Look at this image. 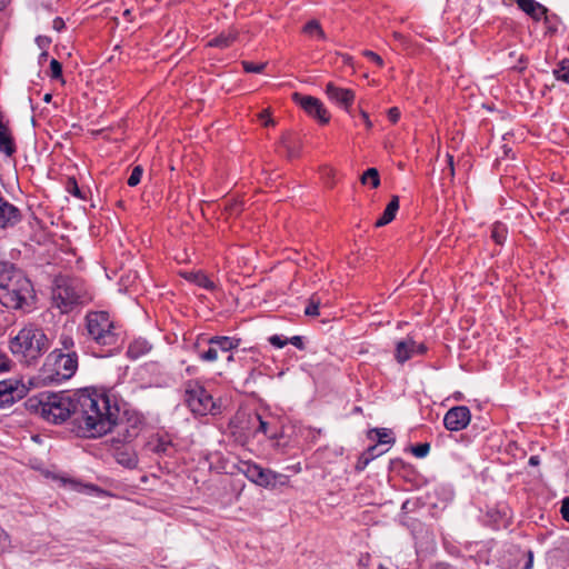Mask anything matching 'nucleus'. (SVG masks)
<instances>
[{
    "label": "nucleus",
    "mask_w": 569,
    "mask_h": 569,
    "mask_svg": "<svg viewBox=\"0 0 569 569\" xmlns=\"http://www.w3.org/2000/svg\"><path fill=\"white\" fill-rule=\"evenodd\" d=\"M27 406L54 423L71 419L79 432L88 438L110 432L119 412V406L110 395L90 389L73 393L42 392L29 398Z\"/></svg>",
    "instance_id": "f257e3e1"
},
{
    "label": "nucleus",
    "mask_w": 569,
    "mask_h": 569,
    "mask_svg": "<svg viewBox=\"0 0 569 569\" xmlns=\"http://www.w3.org/2000/svg\"><path fill=\"white\" fill-rule=\"evenodd\" d=\"M0 303L22 313L31 312L37 305L33 283L22 270L8 261H0Z\"/></svg>",
    "instance_id": "f03ea898"
},
{
    "label": "nucleus",
    "mask_w": 569,
    "mask_h": 569,
    "mask_svg": "<svg viewBox=\"0 0 569 569\" xmlns=\"http://www.w3.org/2000/svg\"><path fill=\"white\" fill-rule=\"evenodd\" d=\"M52 305L61 313H68L79 306L92 300L84 281L78 277L59 274L54 278L51 288Z\"/></svg>",
    "instance_id": "7ed1b4c3"
},
{
    "label": "nucleus",
    "mask_w": 569,
    "mask_h": 569,
    "mask_svg": "<svg viewBox=\"0 0 569 569\" xmlns=\"http://www.w3.org/2000/svg\"><path fill=\"white\" fill-rule=\"evenodd\" d=\"M10 351L26 365L34 363L49 348L46 333L38 327H23L9 342Z\"/></svg>",
    "instance_id": "20e7f679"
},
{
    "label": "nucleus",
    "mask_w": 569,
    "mask_h": 569,
    "mask_svg": "<svg viewBox=\"0 0 569 569\" xmlns=\"http://www.w3.org/2000/svg\"><path fill=\"white\" fill-rule=\"evenodd\" d=\"M84 330L89 340L100 347L116 348L119 341L116 323L107 311H89L84 317Z\"/></svg>",
    "instance_id": "39448f33"
},
{
    "label": "nucleus",
    "mask_w": 569,
    "mask_h": 569,
    "mask_svg": "<svg viewBox=\"0 0 569 569\" xmlns=\"http://www.w3.org/2000/svg\"><path fill=\"white\" fill-rule=\"evenodd\" d=\"M78 369L77 352L64 353L51 351L44 362V379L50 382H61L70 379Z\"/></svg>",
    "instance_id": "423d86ee"
},
{
    "label": "nucleus",
    "mask_w": 569,
    "mask_h": 569,
    "mask_svg": "<svg viewBox=\"0 0 569 569\" xmlns=\"http://www.w3.org/2000/svg\"><path fill=\"white\" fill-rule=\"evenodd\" d=\"M184 401L190 410L198 416L213 413L212 396L197 382H189L184 392Z\"/></svg>",
    "instance_id": "0eeeda50"
},
{
    "label": "nucleus",
    "mask_w": 569,
    "mask_h": 569,
    "mask_svg": "<svg viewBox=\"0 0 569 569\" xmlns=\"http://www.w3.org/2000/svg\"><path fill=\"white\" fill-rule=\"evenodd\" d=\"M241 472L253 483L261 487H271L277 482L278 475L269 469L251 462H244L240 468Z\"/></svg>",
    "instance_id": "6e6552de"
},
{
    "label": "nucleus",
    "mask_w": 569,
    "mask_h": 569,
    "mask_svg": "<svg viewBox=\"0 0 569 569\" xmlns=\"http://www.w3.org/2000/svg\"><path fill=\"white\" fill-rule=\"evenodd\" d=\"M111 450L113 458L119 465L129 469L137 468L139 459L131 446L121 443L119 438H112Z\"/></svg>",
    "instance_id": "1a4fd4ad"
},
{
    "label": "nucleus",
    "mask_w": 569,
    "mask_h": 569,
    "mask_svg": "<svg viewBox=\"0 0 569 569\" xmlns=\"http://www.w3.org/2000/svg\"><path fill=\"white\" fill-rule=\"evenodd\" d=\"M471 419L468 407L457 406L447 411L443 418L445 427L450 431H459L465 429Z\"/></svg>",
    "instance_id": "9d476101"
},
{
    "label": "nucleus",
    "mask_w": 569,
    "mask_h": 569,
    "mask_svg": "<svg viewBox=\"0 0 569 569\" xmlns=\"http://www.w3.org/2000/svg\"><path fill=\"white\" fill-rule=\"evenodd\" d=\"M426 351L427 347L423 343H418L411 337H408L397 342L395 358L399 363H405L415 355H423Z\"/></svg>",
    "instance_id": "9b49d317"
},
{
    "label": "nucleus",
    "mask_w": 569,
    "mask_h": 569,
    "mask_svg": "<svg viewBox=\"0 0 569 569\" xmlns=\"http://www.w3.org/2000/svg\"><path fill=\"white\" fill-rule=\"evenodd\" d=\"M24 396V387H19L18 381H0V408H7Z\"/></svg>",
    "instance_id": "f8f14e48"
},
{
    "label": "nucleus",
    "mask_w": 569,
    "mask_h": 569,
    "mask_svg": "<svg viewBox=\"0 0 569 569\" xmlns=\"http://www.w3.org/2000/svg\"><path fill=\"white\" fill-rule=\"evenodd\" d=\"M144 449L147 452L159 457H172L176 452L174 445L168 436L154 435L149 438Z\"/></svg>",
    "instance_id": "ddd939ff"
},
{
    "label": "nucleus",
    "mask_w": 569,
    "mask_h": 569,
    "mask_svg": "<svg viewBox=\"0 0 569 569\" xmlns=\"http://www.w3.org/2000/svg\"><path fill=\"white\" fill-rule=\"evenodd\" d=\"M326 94L330 101L343 108L348 112L355 101V92L352 90L339 88L332 82L327 84Z\"/></svg>",
    "instance_id": "4468645a"
},
{
    "label": "nucleus",
    "mask_w": 569,
    "mask_h": 569,
    "mask_svg": "<svg viewBox=\"0 0 569 569\" xmlns=\"http://www.w3.org/2000/svg\"><path fill=\"white\" fill-rule=\"evenodd\" d=\"M291 98L306 114L320 122V100L318 98L301 92H293Z\"/></svg>",
    "instance_id": "2eb2a0df"
},
{
    "label": "nucleus",
    "mask_w": 569,
    "mask_h": 569,
    "mask_svg": "<svg viewBox=\"0 0 569 569\" xmlns=\"http://www.w3.org/2000/svg\"><path fill=\"white\" fill-rule=\"evenodd\" d=\"M119 413L117 416V419H119ZM140 421L134 420L133 423L127 422H118L116 420V423L112 426L111 430L117 427L118 428V438L120 439L121 443L129 445L134 438L138 437L140 432Z\"/></svg>",
    "instance_id": "dca6fc26"
},
{
    "label": "nucleus",
    "mask_w": 569,
    "mask_h": 569,
    "mask_svg": "<svg viewBox=\"0 0 569 569\" xmlns=\"http://www.w3.org/2000/svg\"><path fill=\"white\" fill-rule=\"evenodd\" d=\"M518 7L535 21L547 19L548 9L535 0H517Z\"/></svg>",
    "instance_id": "f3484780"
},
{
    "label": "nucleus",
    "mask_w": 569,
    "mask_h": 569,
    "mask_svg": "<svg viewBox=\"0 0 569 569\" xmlns=\"http://www.w3.org/2000/svg\"><path fill=\"white\" fill-rule=\"evenodd\" d=\"M241 339L228 336H214L208 339V343H213V347L218 350V355L227 353L240 346Z\"/></svg>",
    "instance_id": "a211bd4d"
},
{
    "label": "nucleus",
    "mask_w": 569,
    "mask_h": 569,
    "mask_svg": "<svg viewBox=\"0 0 569 569\" xmlns=\"http://www.w3.org/2000/svg\"><path fill=\"white\" fill-rule=\"evenodd\" d=\"M151 343L143 338L134 339L128 347L127 356L128 358L136 360L144 355H147L151 350Z\"/></svg>",
    "instance_id": "6ab92c4d"
},
{
    "label": "nucleus",
    "mask_w": 569,
    "mask_h": 569,
    "mask_svg": "<svg viewBox=\"0 0 569 569\" xmlns=\"http://www.w3.org/2000/svg\"><path fill=\"white\" fill-rule=\"evenodd\" d=\"M399 209V197L392 196L390 202L387 204L382 216L375 222V227L380 228L390 223Z\"/></svg>",
    "instance_id": "aec40b11"
},
{
    "label": "nucleus",
    "mask_w": 569,
    "mask_h": 569,
    "mask_svg": "<svg viewBox=\"0 0 569 569\" xmlns=\"http://www.w3.org/2000/svg\"><path fill=\"white\" fill-rule=\"evenodd\" d=\"M279 151L283 152L289 159L298 156L299 147L292 133H286L282 136L279 144Z\"/></svg>",
    "instance_id": "412c9836"
},
{
    "label": "nucleus",
    "mask_w": 569,
    "mask_h": 569,
    "mask_svg": "<svg viewBox=\"0 0 569 569\" xmlns=\"http://www.w3.org/2000/svg\"><path fill=\"white\" fill-rule=\"evenodd\" d=\"M238 32L236 30L223 31L209 41L210 47L228 48L236 39Z\"/></svg>",
    "instance_id": "4be33fe9"
},
{
    "label": "nucleus",
    "mask_w": 569,
    "mask_h": 569,
    "mask_svg": "<svg viewBox=\"0 0 569 569\" xmlns=\"http://www.w3.org/2000/svg\"><path fill=\"white\" fill-rule=\"evenodd\" d=\"M188 279L191 280L192 282H194L197 286L204 288L207 290H210V291L214 290V288H216L214 282L212 280H210L208 278V276L202 272H191L188 276Z\"/></svg>",
    "instance_id": "5701e85b"
},
{
    "label": "nucleus",
    "mask_w": 569,
    "mask_h": 569,
    "mask_svg": "<svg viewBox=\"0 0 569 569\" xmlns=\"http://www.w3.org/2000/svg\"><path fill=\"white\" fill-rule=\"evenodd\" d=\"M256 419L259 422L258 428L256 429V433L261 432L270 439H274L278 436L277 429L271 426V423L264 420L260 415H256Z\"/></svg>",
    "instance_id": "b1692460"
},
{
    "label": "nucleus",
    "mask_w": 569,
    "mask_h": 569,
    "mask_svg": "<svg viewBox=\"0 0 569 569\" xmlns=\"http://www.w3.org/2000/svg\"><path fill=\"white\" fill-rule=\"evenodd\" d=\"M507 227L501 222H495L491 228V238L497 244H502L507 239Z\"/></svg>",
    "instance_id": "393cba45"
},
{
    "label": "nucleus",
    "mask_w": 569,
    "mask_h": 569,
    "mask_svg": "<svg viewBox=\"0 0 569 569\" xmlns=\"http://www.w3.org/2000/svg\"><path fill=\"white\" fill-rule=\"evenodd\" d=\"M59 348H56L53 351H60L64 353L76 352L74 350V340L71 336L67 333H61L59 337Z\"/></svg>",
    "instance_id": "a878e982"
},
{
    "label": "nucleus",
    "mask_w": 569,
    "mask_h": 569,
    "mask_svg": "<svg viewBox=\"0 0 569 569\" xmlns=\"http://www.w3.org/2000/svg\"><path fill=\"white\" fill-rule=\"evenodd\" d=\"M371 433H376V436H377V443L376 445H378V446H380V445H388V443H391V442L395 441V439L391 437L392 432L389 429L376 428V429H372L369 432L370 437H371Z\"/></svg>",
    "instance_id": "bb28decb"
},
{
    "label": "nucleus",
    "mask_w": 569,
    "mask_h": 569,
    "mask_svg": "<svg viewBox=\"0 0 569 569\" xmlns=\"http://www.w3.org/2000/svg\"><path fill=\"white\" fill-rule=\"evenodd\" d=\"M361 182L363 184L370 182L372 188H378L380 186V177L378 170L376 168L367 169L361 176Z\"/></svg>",
    "instance_id": "cd10ccee"
},
{
    "label": "nucleus",
    "mask_w": 569,
    "mask_h": 569,
    "mask_svg": "<svg viewBox=\"0 0 569 569\" xmlns=\"http://www.w3.org/2000/svg\"><path fill=\"white\" fill-rule=\"evenodd\" d=\"M553 74L558 80L569 83V60H561L553 70Z\"/></svg>",
    "instance_id": "c85d7f7f"
},
{
    "label": "nucleus",
    "mask_w": 569,
    "mask_h": 569,
    "mask_svg": "<svg viewBox=\"0 0 569 569\" xmlns=\"http://www.w3.org/2000/svg\"><path fill=\"white\" fill-rule=\"evenodd\" d=\"M209 348L203 351H199L198 357L204 362H213L219 358L218 350L213 347V343H208Z\"/></svg>",
    "instance_id": "c756f323"
},
{
    "label": "nucleus",
    "mask_w": 569,
    "mask_h": 569,
    "mask_svg": "<svg viewBox=\"0 0 569 569\" xmlns=\"http://www.w3.org/2000/svg\"><path fill=\"white\" fill-rule=\"evenodd\" d=\"M142 173H143V169L141 166H136L132 171H131V174L128 179V186L130 187H136L137 184L140 183L141 181V177H142Z\"/></svg>",
    "instance_id": "7c9ffc66"
},
{
    "label": "nucleus",
    "mask_w": 569,
    "mask_h": 569,
    "mask_svg": "<svg viewBox=\"0 0 569 569\" xmlns=\"http://www.w3.org/2000/svg\"><path fill=\"white\" fill-rule=\"evenodd\" d=\"M430 451V443L423 442L411 447V452L417 458H425Z\"/></svg>",
    "instance_id": "2f4dec72"
},
{
    "label": "nucleus",
    "mask_w": 569,
    "mask_h": 569,
    "mask_svg": "<svg viewBox=\"0 0 569 569\" xmlns=\"http://www.w3.org/2000/svg\"><path fill=\"white\" fill-rule=\"evenodd\" d=\"M67 190L69 193H71L72 196L79 198V199H84V196L82 194L79 186H78V182L74 178H69L68 181H67Z\"/></svg>",
    "instance_id": "473e14b6"
},
{
    "label": "nucleus",
    "mask_w": 569,
    "mask_h": 569,
    "mask_svg": "<svg viewBox=\"0 0 569 569\" xmlns=\"http://www.w3.org/2000/svg\"><path fill=\"white\" fill-rule=\"evenodd\" d=\"M11 548V540L9 535L0 528V556Z\"/></svg>",
    "instance_id": "72a5a7b5"
},
{
    "label": "nucleus",
    "mask_w": 569,
    "mask_h": 569,
    "mask_svg": "<svg viewBox=\"0 0 569 569\" xmlns=\"http://www.w3.org/2000/svg\"><path fill=\"white\" fill-rule=\"evenodd\" d=\"M242 67L246 72L260 73L266 68V63H254L251 61H242Z\"/></svg>",
    "instance_id": "f704fd0d"
},
{
    "label": "nucleus",
    "mask_w": 569,
    "mask_h": 569,
    "mask_svg": "<svg viewBox=\"0 0 569 569\" xmlns=\"http://www.w3.org/2000/svg\"><path fill=\"white\" fill-rule=\"evenodd\" d=\"M50 72L52 79H60L62 78V66L57 59H52L50 61Z\"/></svg>",
    "instance_id": "c9c22d12"
},
{
    "label": "nucleus",
    "mask_w": 569,
    "mask_h": 569,
    "mask_svg": "<svg viewBox=\"0 0 569 569\" xmlns=\"http://www.w3.org/2000/svg\"><path fill=\"white\" fill-rule=\"evenodd\" d=\"M268 341L276 348H283L284 346H287L289 343V339L283 337V336H280V335H273V336H270L268 338Z\"/></svg>",
    "instance_id": "e433bc0d"
},
{
    "label": "nucleus",
    "mask_w": 569,
    "mask_h": 569,
    "mask_svg": "<svg viewBox=\"0 0 569 569\" xmlns=\"http://www.w3.org/2000/svg\"><path fill=\"white\" fill-rule=\"evenodd\" d=\"M382 453H385V450H381L378 445H372L362 455L366 456L369 461H372Z\"/></svg>",
    "instance_id": "4c0bfd02"
},
{
    "label": "nucleus",
    "mask_w": 569,
    "mask_h": 569,
    "mask_svg": "<svg viewBox=\"0 0 569 569\" xmlns=\"http://www.w3.org/2000/svg\"><path fill=\"white\" fill-rule=\"evenodd\" d=\"M305 313L307 316H318V315H320V302L312 300L309 303V306L306 307Z\"/></svg>",
    "instance_id": "58836bf2"
},
{
    "label": "nucleus",
    "mask_w": 569,
    "mask_h": 569,
    "mask_svg": "<svg viewBox=\"0 0 569 569\" xmlns=\"http://www.w3.org/2000/svg\"><path fill=\"white\" fill-rule=\"evenodd\" d=\"M363 54H365V56H366L370 61L375 62L377 66H379V67H382V66H383V60H382V58H381L379 54H377L376 52L367 50V51H365V52H363Z\"/></svg>",
    "instance_id": "ea45409f"
},
{
    "label": "nucleus",
    "mask_w": 569,
    "mask_h": 569,
    "mask_svg": "<svg viewBox=\"0 0 569 569\" xmlns=\"http://www.w3.org/2000/svg\"><path fill=\"white\" fill-rule=\"evenodd\" d=\"M10 370V360L6 353L0 351V373Z\"/></svg>",
    "instance_id": "a19ab883"
},
{
    "label": "nucleus",
    "mask_w": 569,
    "mask_h": 569,
    "mask_svg": "<svg viewBox=\"0 0 569 569\" xmlns=\"http://www.w3.org/2000/svg\"><path fill=\"white\" fill-rule=\"evenodd\" d=\"M560 513L562 518L569 522V497H566L561 502Z\"/></svg>",
    "instance_id": "79ce46f5"
},
{
    "label": "nucleus",
    "mask_w": 569,
    "mask_h": 569,
    "mask_svg": "<svg viewBox=\"0 0 569 569\" xmlns=\"http://www.w3.org/2000/svg\"><path fill=\"white\" fill-rule=\"evenodd\" d=\"M36 43L40 49L46 50L50 46L51 39L47 36H38L36 38Z\"/></svg>",
    "instance_id": "37998d69"
},
{
    "label": "nucleus",
    "mask_w": 569,
    "mask_h": 569,
    "mask_svg": "<svg viewBox=\"0 0 569 569\" xmlns=\"http://www.w3.org/2000/svg\"><path fill=\"white\" fill-rule=\"evenodd\" d=\"M303 31L306 33H312L313 31H320V24L317 20H311L310 22H308L305 26Z\"/></svg>",
    "instance_id": "c03bdc74"
},
{
    "label": "nucleus",
    "mask_w": 569,
    "mask_h": 569,
    "mask_svg": "<svg viewBox=\"0 0 569 569\" xmlns=\"http://www.w3.org/2000/svg\"><path fill=\"white\" fill-rule=\"evenodd\" d=\"M289 343L293 345L296 348L303 350V338L301 336H293L289 339Z\"/></svg>",
    "instance_id": "a18cd8bd"
},
{
    "label": "nucleus",
    "mask_w": 569,
    "mask_h": 569,
    "mask_svg": "<svg viewBox=\"0 0 569 569\" xmlns=\"http://www.w3.org/2000/svg\"><path fill=\"white\" fill-rule=\"evenodd\" d=\"M388 117H389L391 122L396 123L399 120V118H400L399 109L396 108V107L390 108L389 111H388Z\"/></svg>",
    "instance_id": "49530a36"
},
{
    "label": "nucleus",
    "mask_w": 569,
    "mask_h": 569,
    "mask_svg": "<svg viewBox=\"0 0 569 569\" xmlns=\"http://www.w3.org/2000/svg\"><path fill=\"white\" fill-rule=\"evenodd\" d=\"M369 462V459L366 456L361 455L357 461L356 469L358 471H361L368 466Z\"/></svg>",
    "instance_id": "de8ad7c7"
},
{
    "label": "nucleus",
    "mask_w": 569,
    "mask_h": 569,
    "mask_svg": "<svg viewBox=\"0 0 569 569\" xmlns=\"http://www.w3.org/2000/svg\"><path fill=\"white\" fill-rule=\"evenodd\" d=\"M66 27L64 24V21L62 18L60 17H57L53 19V22H52V28L56 30V31H61L63 30Z\"/></svg>",
    "instance_id": "09e8293b"
},
{
    "label": "nucleus",
    "mask_w": 569,
    "mask_h": 569,
    "mask_svg": "<svg viewBox=\"0 0 569 569\" xmlns=\"http://www.w3.org/2000/svg\"><path fill=\"white\" fill-rule=\"evenodd\" d=\"M448 158V170L450 178L452 179L455 177V167H453V157L451 154H447Z\"/></svg>",
    "instance_id": "8fccbe9b"
},
{
    "label": "nucleus",
    "mask_w": 569,
    "mask_h": 569,
    "mask_svg": "<svg viewBox=\"0 0 569 569\" xmlns=\"http://www.w3.org/2000/svg\"><path fill=\"white\" fill-rule=\"evenodd\" d=\"M360 116L363 119V122L368 129L372 127V122L369 119V114L365 110H360Z\"/></svg>",
    "instance_id": "3c124183"
},
{
    "label": "nucleus",
    "mask_w": 569,
    "mask_h": 569,
    "mask_svg": "<svg viewBox=\"0 0 569 569\" xmlns=\"http://www.w3.org/2000/svg\"><path fill=\"white\" fill-rule=\"evenodd\" d=\"M527 557H528V560L526 562V565L523 566L522 569H531L532 567V563H533V552L531 550H529L527 552Z\"/></svg>",
    "instance_id": "603ef678"
},
{
    "label": "nucleus",
    "mask_w": 569,
    "mask_h": 569,
    "mask_svg": "<svg viewBox=\"0 0 569 569\" xmlns=\"http://www.w3.org/2000/svg\"><path fill=\"white\" fill-rule=\"evenodd\" d=\"M330 113L322 108V124L328 123L330 121Z\"/></svg>",
    "instance_id": "864d4df0"
},
{
    "label": "nucleus",
    "mask_w": 569,
    "mask_h": 569,
    "mask_svg": "<svg viewBox=\"0 0 569 569\" xmlns=\"http://www.w3.org/2000/svg\"><path fill=\"white\" fill-rule=\"evenodd\" d=\"M332 173H333V170H332L331 168H325V167H322V178H323L325 176H327V177H331V176H332Z\"/></svg>",
    "instance_id": "5fc2aeb1"
},
{
    "label": "nucleus",
    "mask_w": 569,
    "mask_h": 569,
    "mask_svg": "<svg viewBox=\"0 0 569 569\" xmlns=\"http://www.w3.org/2000/svg\"><path fill=\"white\" fill-rule=\"evenodd\" d=\"M529 465H531V466H537V465H539V457H538V456H531V457L529 458Z\"/></svg>",
    "instance_id": "6e6d98bb"
},
{
    "label": "nucleus",
    "mask_w": 569,
    "mask_h": 569,
    "mask_svg": "<svg viewBox=\"0 0 569 569\" xmlns=\"http://www.w3.org/2000/svg\"><path fill=\"white\" fill-rule=\"evenodd\" d=\"M241 211L239 204H233L231 208V213H239Z\"/></svg>",
    "instance_id": "4d7b16f0"
},
{
    "label": "nucleus",
    "mask_w": 569,
    "mask_h": 569,
    "mask_svg": "<svg viewBox=\"0 0 569 569\" xmlns=\"http://www.w3.org/2000/svg\"><path fill=\"white\" fill-rule=\"evenodd\" d=\"M52 99V94L51 93H46L44 97H43V101L49 103Z\"/></svg>",
    "instance_id": "13d9d810"
},
{
    "label": "nucleus",
    "mask_w": 569,
    "mask_h": 569,
    "mask_svg": "<svg viewBox=\"0 0 569 569\" xmlns=\"http://www.w3.org/2000/svg\"><path fill=\"white\" fill-rule=\"evenodd\" d=\"M48 58V52L43 50L39 57L40 61L46 60Z\"/></svg>",
    "instance_id": "bf43d9fd"
},
{
    "label": "nucleus",
    "mask_w": 569,
    "mask_h": 569,
    "mask_svg": "<svg viewBox=\"0 0 569 569\" xmlns=\"http://www.w3.org/2000/svg\"><path fill=\"white\" fill-rule=\"evenodd\" d=\"M233 360H234V359H233V356H232L231 353L227 356V361H228V362L233 361Z\"/></svg>",
    "instance_id": "052dcab7"
},
{
    "label": "nucleus",
    "mask_w": 569,
    "mask_h": 569,
    "mask_svg": "<svg viewBox=\"0 0 569 569\" xmlns=\"http://www.w3.org/2000/svg\"><path fill=\"white\" fill-rule=\"evenodd\" d=\"M131 14V11L129 9L124 10L123 16L129 17Z\"/></svg>",
    "instance_id": "680f3d73"
},
{
    "label": "nucleus",
    "mask_w": 569,
    "mask_h": 569,
    "mask_svg": "<svg viewBox=\"0 0 569 569\" xmlns=\"http://www.w3.org/2000/svg\"><path fill=\"white\" fill-rule=\"evenodd\" d=\"M432 569H446V568H445V567H442V566H436V567H435V568H432Z\"/></svg>",
    "instance_id": "e2e57ef3"
},
{
    "label": "nucleus",
    "mask_w": 569,
    "mask_h": 569,
    "mask_svg": "<svg viewBox=\"0 0 569 569\" xmlns=\"http://www.w3.org/2000/svg\"><path fill=\"white\" fill-rule=\"evenodd\" d=\"M378 569H388V568L385 567L383 565H379Z\"/></svg>",
    "instance_id": "0e129e2a"
}]
</instances>
